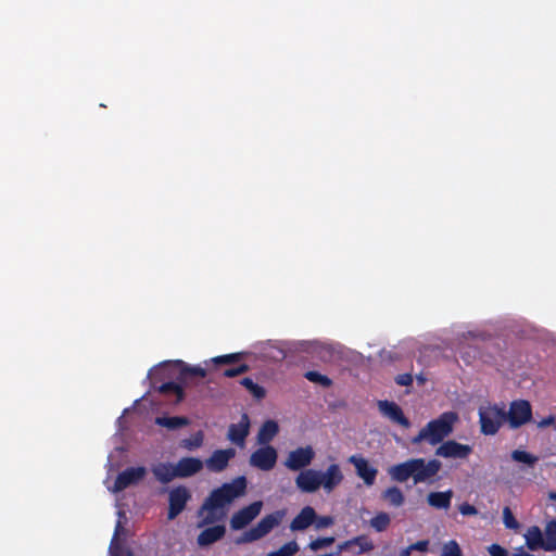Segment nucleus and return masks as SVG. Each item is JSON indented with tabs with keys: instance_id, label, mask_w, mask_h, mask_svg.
I'll return each mask as SVG.
<instances>
[{
	"instance_id": "423d86ee",
	"label": "nucleus",
	"mask_w": 556,
	"mask_h": 556,
	"mask_svg": "<svg viewBox=\"0 0 556 556\" xmlns=\"http://www.w3.org/2000/svg\"><path fill=\"white\" fill-rule=\"evenodd\" d=\"M505 421L511 429H518L532 419V407L527 400H515L510 403L508 412L504 409Z\"/></svg>"
},
{
	"instance_id": "6e6552de",
	"label": "nucleus",
	"mask_w": 556,
	"mask_h": 556,
	"mask_svg": "<svg viewBox=\"0 0 556 556\" xmlns=\"http://www.w3.org/2000/svg\"><path fill=\"white\" fill-rule=\"evenodd\" d=\"M278 453L271 445H265L255 450L250 456V465L263 471L271 470L277 463Z\"/></svg>"
},
{
	"instance_id": "09e8293b",
	"label": "nucleus",
	"mask_w": 556,
	"mask_h": 556,
	"mask_svg": "<svg viewBox=\"0 0 556 556\" xmlns=\"http://www.w3.org/2000/svg\"><path fill=\"white\" fill-rule=\"evenodd\" d=\"M170 364V362H164L159 365L150 375H152V379H156L157 377H163L165 368Z\"/></svg>"
},
{
	"instance_id": "5701e85b",
	"label": "nucleus",
	"mask_w": 556,
	"mask_h": 556,
	"mask_svg": "<svg viewBox=\"0 0 556 556\" xmlns=\"http://www.w3.org/2000/svg\"><path fill=\"white\" fill-rule=\"evenodd\" d=\"M352 545H357L359 549L356 554H363L367 553L374 549V543L368 539L366 535H357L351 540L344 541L338 545V551L336 552V555H339L343 551H346Z\"/></svg>"
},
{
	"instance_id": "7c9ffc66",
	"label": "nucleus",
	"mask_w": 556,
	"mask_h": 556,
	"mask_svg": "<svg viewBox=\"0 0 556 556\" xmlns=\"http://www.w3.org/2000/svg\"><path fill=\"white\" fill-rule=\"evenodd\" d=\"M545 551H556V519H552L545 527Z\"/></svg>"
},
{
	"instance_id": "5fc2aeb1",
	"label": "nucleus",
	"mask_w": 556,
	"mask_h": 556,
	"mask_svg": "<svg viewBox=\"0 0 556 556\" xmlns=\"http://www.w3.org/2000/svg\"><path fill=\"white\" fill-rule=\"evenodd\" d=\"M516 556H533V555L530 553H527V552H520V553H517Z\"/></svg>"
},
{
	"instance_id": "a19ab883",
	"label": "nucleus",
	"mask_w": 556,
	"mask_h": 556,
	"mask_svg": "<svg viewBox=\"0 0 556 556\" xmlns=\"http://www.w3.org/2000/svg\"><path fill=\"white\" fill-rule=\"evenodd\" d=\"M202 443H203V433H202V431H198L191 438L182 440L181 445L185 448L194 450V448L200 447L202 445Z\"/></svg>"
},
{
	"instance_id": "2f4dec72",
	"label": "nucleus",
	"mask_w": 556,
	"mask_h": 556,
	"mask_svg": "<svg viewBox=\"0 0 556 556\" xmlns=\"http://www.w3.org/2000/svg\"><path fill=\"white\" fill-rule=\"evenodd\" d=\"M240 384L244 387L255 399L262 400L266 395V391L263 387L255 383L251 378L245 377L240 380Z\"/></svg>"
},
{
	"instance_id": "1a4fd4ad",
	"label": "nucleus",
	"mask_w": 556,
	"mask_h": 556,
	"mask_svg": "<svg viewBox=\"0 0 556 556\" xmlns=\"http://www.w3.org/2000/svg\"><path fill=\"white\" fill-rule=\"evenodd\" d=\"M263 507L262 501H255L250 505L236 511L230 518V527L232 530H241L253 521L261 513Z\"/></svg>"
},
{
	"instance_id": "72a5a7b5",
	"label": "nucleus",
	"mask_w": 556,
	"mask_h": 556,
	"mask_svg": "<svg viewBox=\"0 0 556 556\" xmlns=\"http://www.w3.org/2000/svg\"><path fill=\"white\" fill-rule=\"evenodd\" d=\"M391 522L390 516L384 513H378L370 519V526L378 532L384 531Z\"/></svg>"
},
{
	"instance_id": "393cba45",
	"label": "nucleus",
	"mask_w": 556,
	"mask_h": 556,
	"mask_svg": "<svg viewBox=\"0 0 556 556\" xmlns=\"http://www.w3.org/2000/svg\"><path fill=\"white\" fill-rule=\"evenodd\" d=\"M526 544L529 549L536 551L539 548L545 551V539L541 529L536 526H533L528 529L526 535Z\"/></svg>"
},
{
	"instance_id": "bb28decb",
	"label": "nucleus",
	"mask_w": 556,
	"mask_h": 556,
	"mask_svg": "<svg viewBox=\"0 0 556 556\" xmlns=\"http://www.w3.org/2000/svg\"><path fill=\"white\" fill-rule=\"evenodd\" d=\"M174 364L179 367V379L180 380H186L190 377H201V378H204L206 377V369L201 367V366H190L188 365L187 363H185L184 361H175Z\"/></svg>"
},
{
	"instance_id": "3c124183",
	"label": "nucleus",
	"mask_w": 556,
	"mask_h": 556,
	"mask_svg": "<svg viewBox=\"0 0 556 556\" xmlns=\"http://www.w3.org/2000/svg\"><path fill=\"white\" fill-rule=\"evenodd\" d=\"M553 425H555V417L553 415H549L538 422L539 428H546Z\"/></svg>"
},
{
	"instance_id": "a18cd8bd",
	"label": "nucleus",
	"mask_w": 556,
	"mask_h": 556,
	"mask_svg": "<svg viewBox=\"0 0 556 556\" xmlns=\"http://www.w3.org/2000/svg\"><path fill=\"white\" fill-rule=\"evenodd\" d=\"M488 552L491 556H508L507 549L495 543L488 547Z\"/></svg>"
},
{
	"instance_id": "f3484780",
	"label": "nucleus",
	"mask_w": 556,
	"mask_h": 556,
	"mask_svg": "<svg viewBox=\"0 0 556 556\" xmlns=\"http://www.w3.org/2000/svg\"><path fill=\"white\" fill-rule=\"evenodd\" d=\"M318 478V470L306 469L299 473L295 479V484L302 492L314 493L320 488Z\"/></svg>"
},
{
	"instance_id": "a878e982",
	"label": "nucleus",
	"mask_w": 556,
	"mask_h": 556,
	"mask_svg": "<svg viewBox=\"0 0 556 556\" xmlns=\"http://www.w3.org/2000/svg\"><path fill=\"white\" fill-rule=\"evenodd\" d=\"M155 424L168 430H177L190 424V420L185 416H159L155 418Z\"/></svg>"
},
{
	"instance_id": "49530a36",
	"label": "nucleus",
	"mask_w": 556,
	"mask_h": 556,
	"mask_svg": "<svg viewBox=\"0 0 556 556\" xmlns=\"http://www.w3.org/2000/svg\"><path fill=\"white\" fill-rule=\"evenodd\" d=\"M458 509L459 513L464 516H472L478 514L477 508L469 503H463Z\"/></svg>"
},
{
	"instance_id": "aec40b11",
	"label": "nucleus",
	"mask_w": 556,
	"mask_h": 556,
	"mask_svg": "<svg viewBox=\"0 0 556 556\" xmlns=\"http://www.w3.org/2000/svg\"><path fill=\"white\" fill-rule=\"evenodd\" d=\"M203 468L201 459L195 457H182L176 464L178 478H189L198 473Z\"/></svg>"
},
{
	"instance_id": "de8ad7c7",
	"label": "nucleus",
	"mask_w": 556,
	"mask_h": 556,
	"mask_svg": "<svg viewBox=\"0 0 556 556\" xmlns=\"http://www.w3.org/2000/svg\"><path fill=\"white\" fill-rule=\"evenodd\" d=\"M333 525V518L330 516H323L316 519V528H327Z\"/></svg>"
},
{
	"instance_id": "20e7f679",
	"label": "nucleus",
	"mask_w": 556,
	"mask_h": 556,
	"mask_svg": "<svg viewBox=\"0 0 556 556\" xmlns=\"http://www.w3.org/2000/svg\"><path fill=\"white\" fill-rule=\"evenodd\" d=\"M505 422L504 408L497 405L480 406L479 424L480 431L484 435H494Z\"/></svg>"
},
{
	"instance_id": "e433bc0d",
	"label": "nucleus",
	"mask_w": 556,
	"mask_h": 556,
	"mask_svg": "<svg viewBox=\"0 0 556 556\" xmlns=\"http://www.w3.org/2000/svg\"><path fill=\"white\" fill-rule=\"evenodd\" d=\"M299 552V545L295 541L283 544L277 551L270 552L267 556H293Z\"/></svg>"
},
{
	"instance_id": "4468645a",
	"label": "nucleus",
	"mask_w": 556,
	"mask_h": 556,
	"mask_svg": "<svg viewBox=\"0 0 556 556\" xmlns=\"http://www.w3.org/2000/svg\"><path fill=\"white\" fill-rule=\"evenodd\" d=\"M349 462L355 467L356 473L366 485H372L376 481L378 470L367 459L358 455H352Z\"/></svg>"
},
{
	"instance_id": "f03ea898",
	"label": "nucleus",
	"mask_w": 556,
	"mask_h": 556,
	"mask_svg": "<svg viewBox=\"0 0 556 556\" xmlns=\"http://www.w3.org/2000/svg\"><path fill=\"white\" fill-rule=\"evenodd\" d=\"M442 464L438 459L410 458L391 466L388 473L393 481L403 483L413 478L414 483H424L438 475Z\"/></svg>"
},
{
	"instance_id": "dca6fc26",
	"label": "nucleus",
	"mask_w": 556,
	"mask_h": 556,
	"mask_svg": "<svg viewBox=\"0 0 556 556\" xmlns=\"http://www.w3.org/2000/svg\"><path fill=\"white\" fill-rule=\"evenodd\" d=\"M236 455V451L233 448H226V450H216L213 452V454L210 456V458L206 459V467L214 472H220L229 464V460L233 458Z\"/></svg>"
},
{
	"instance_id": "603ef678",
	"label": "nucleus",
	"mask_w": 556,
	"mask_h": 556,
	"mask_svg": "<svg viewBox=\"0 0 556 556\" xmlns=\"http://www.w3.org/2000/svg\"><path fill=\"white\" fill-rule=\"evenodd\" d=\"M412 548H410V545L405 547V548H402L399 553V556H410L412 554Z\"/></svg>"
},
{
	"instance_id": "f257e3e1",
	"label": "nucleus",
	"mask_w": 556,
	"mask_h": 556,
	"mask_svg": "<svg viewBox=\"0 0 556 556\" xmlns=\"http://www.w3.org/2000/svg\"><path fill=\"white\" fill-rule=\"evenodd\" d=\"M247 478L240 476L231 482L223 483L219 488L214 489L204 500L198 510L201 517L198 523L199 528L223 521L226 517V507L236 498L245 494Z\"/></svg>"
},
{
	"instance_id": "4d7b16f0",
	"label": "nucleus",
	"mask_w": 556,
	"mask_h": 556,
	"mask_svg": "<svg viewBox=\"0 0 556 556\" xmlns=\"http://www.w3.org/2000/svg\"><path fill=\"white\" fill-rule=\"evenodd\" d=\"M118 515H119V518L125 517V514H124V513H122V511H119V513H118Z\"/></svg>"
},
{
	"instance_id": "6e6d98bb",
	"label": "nucleus",
	"mask_w": 556,
	"mask_h": 556,
	"mask_svg": "<svg viewBox=\"0 0 556 556\" xmlns=\"http://www.w3.org/2000/svg\"><path fill=\"white\" fill-rule=\"evenodd\" d=\"M113 556H134V555H132V552L130 549H127L125 552V555H113Z\"/></svg>"
},
{
	"instance_id": "c85d7f7f",
	"label": "nucleus",
	"mask_w": 556,
	"mask_h": 556,
	"mask_svg": "<svg viewBox=\"0 0 556 556\" xmlns=\"http://www.w3.org/2000/svg\"><path fill=\"white\" fill-rule=\"evenodd\" d=\"M152 384H153V388L161 394H175L177 403L181 402L185 397V392H184L182 387L176 382H173V381L164 382L159 387H156L154 382H152Z\"/></svg>"
},
{
	"instance_id": "f704fd0d",
	"label": "nucleus",
	"mask_w": 556,
	"mask_h": 556,
	"mask_svg": "<svg viewBox=\"0 0 556 556\" xmlns=\"http://www.w3.org/2000/svg\"><path fill=\"white\" fill-rule=\"evenodd\" d=\"M304 377L308 381L314 382V383H318V384H320L324 388H329V387L332 386V380L328 376L321 375L320 372L315 371V370L306 371L304 374Z\"/></svg>"
},
{
	"instance_id": "cd10ccee",
	"label": "nucleus",
	"mask_w": 556,
	"mask_h": 556,
	"mask_svg": "<svg viewBox=\"0 0 556 556\" xmlns=\"http://www.w3.org/2000/svg\"><path fill=\"white\" fill-rule=\"evenodd\" d=\"M279 431L278 424L274 420L265 421L257 433V442L263 445L268 443L276 437Z\"/></svg>"
},
{
	"instance_id": "4c0bfd02",
	"label": "nucleus",
	"mask_w": 556,
	"mask_h": 556,
	"mask_svg": "<svg viewBox=\"0 0 556 556\" xmlns=\"http://www.w3.org/2000/svg\"><path fill=\"white\" fill-rule=\"evenodd\" d=\"M511 458L515 460V462H518V463H523V464H527L529 466H533L536 462H538V457L526 452V451H520V450H515L513 451L511 453Z\"/></svg>"
},
{
	"instance_id": "39448f33",
	"label": "nucleus",
	"mask_w": 556,
	"mask_h": 556,
	"mask_svg": "<svg viewBox=\"0 0 556 556\" xmlns=\"http://www.w3.org/2000/svg\"><path fill=\"white\" fill-rule=\"evenodd\" d=\"M282 515L279 511L266 515L256 526L245 531L237 541L238 544L251 543L267 535L280 523Z\"/></svg>"
},
{
	"instance_id": "79ce46f5",
	"label": "nucleus",
	"mask_w": 556,
	"mask_h": 556,
	"mask_svg": "<svg viewBox=\"0 0 556 556\" xmlns=\"http://www.w3.org/2000/svg\"><path fill=\"white\" fill-rule=\"evenodd\" d=\"M441 556H463V554L458 543L451 540L443 545Z\"/></svg>"
},
{
	"instance_id": "f8f14e48",
	"label": "nucleus",
	"mask_w": 556,
	"mask_h": 556,
	"mask_svg": "<svg viewBox=\"0 0 556 556\" xmlns=\"http://www.w3.org/2000/svg\"><path fill=\"white\" fill-rule=\"evenodd\" d=\"M472 453V447L467 444L458 443L454 440L443 442L435 451V455L444 458L465 459Z\"/></svg>"
},
{
	"instance_id": "b1692460",
	"label": "nucleus",
	"mask_w": 556,
	"mask_h": 556,
	"mask_svg": "<svg viewBox=\"0 0 556 556\" xmlns=\"http://www.w3.org/2000/svg\"><path fill=\"white\" fill-rule=\"evenodd\" d=\"M452 497V490L445 492H430L427 496V502L433 508L448 509L451 507Z\"/></svg>"
},
{
	"instance_id": "864d4df0",
	"label": "nucleus",
	"mask_w": 556,
	"mask_h": 556,
	"mask_svg": "<svg viewBox=\"0 0 556 556\" xmlns=\"http://www.w3.org/2000/svg\"><path fill=\"white\" fill-rule=\"evenodd\" d=\"M548 498H549L552 502H555V503H556V492H549V494H548Z\"/></svg>"
},
{
	"instance_id": "4be33fe9",
	"label": "nucleus",
	"mask_w": 556,
	"mask_h": 556,
	"mask_svg": "<svg viewBox=\"0 0 556 556\" xmlns=\"http://www.w3.org/2000/svg\"><path fill=\"white\" fill-rule=\"evenodd\" d=\"M151 470L155 479L163 484L169 483L175 478H178L176 465L170 463H159L154 465Z\"/></svg>"
},
{
	"instance_id": "c9c22d12",
	"label": "nucleus",
	"mask_w": 556,
	"mask_h": 556,
	"mask_svg": "<svg viewBox=\"0 0 556 556\" xmlns=\"http://www.w3.org/2000/svg\"><path fill=\"white\" fill-rule=\"evenodd\" d=\"M244 353H230L225 355L215 356L210 359V362L214 365H226V364H235L242 359Z\"/></svg>"
},
{
	"instance_id": "0eeeda50",
	"label": "nucleus",
	"mask_w": 556,
	"mask_h": 556,
	"mask_svg": "<svg viewBox=\"0 0 556 556\" xmlns=\"http://www.w3.org/2000/svg\"><path fill=\"white\" fill-rule=\"evenodd\" d=\"M190 500L191 493L186 486L179 485L172 489L168 493L167 519L174 520L178 515H180Z\"/></svg>"
},
{
	"instance_id": "37998d69",
	"label": "nucleus",
	"mask_w": 556,
	"mask_h": 556,
	"mask_svg": "<svg viewBox=\"0 0 556 556\" xmlns=\"http://www.w3.org/2000/svg\"><path fill=\"white\" fill-rule=\"evenodd\" d=\"M249 369H250L249 365L240 364L237 367L225 369L222 375H223V377H226V378H233V377L240 376L242 374H245L247 371H249Z\"/></svg>"
},
{
	"instance_id": "2eb2a0df",
	"label": "nucleus",
	"mask_w": 556,
	"mask_h": 556,
	"mask_svg": "<svg viewBox=\"0 0 556 556\" xmlns=\"http://www.w3.org/2000/svg\"><path fill=\"white\" fill-rule=\"evenodd\" d=\"M319 486H323L325 491L331 492L337 488L343 480V473L338 464H331L326 471H319Z\"/></svg>"
},
{
	"instance_id": "8fccbe9b",
	"label": "nucleus",
	"mask_w": 556,
	"mask_h": 556,
	"mask_svg": "<svg viewBox=\"0 0 556 556\" xmlns=\"http://www.w3.org/2000/svg\"><path fill=\"white\" fill-rule=\"evenodd\" d=\"M428 546H429V541H427V540L417 541L416 543L410 544L412 551H418V552H427Z\"/></svg>"
},
{
	"instance_id": "473e14b6",
	"label": "nucleus",
	"mask_w": 556,
	"mask_h": 556,
	"mask_svg": "<svg viewBox=\"0 0 556 556\" xmlns=\"http://www.w3.org/2000/svg\"><path fill=\"white\" fill-rule=\"evenodd\" d=\"M123 531H124V528L122 526V521L118 520L116 526H115L114 535L112 538L111 545H110V554H111V556H113V555H125V552L127 551V549H123V547L118 543V536H119V534Z\"/></svg>"
},
{
	"instance_id": "6ab92c4d",
	"label": "nucleus",
	"mask_w": 556,
	"mask_h": 556,
	"mask_svg": "<svg viewBox=\"0 0 556 556\" xmlns=\"http://www.w3.org/2000/svg\"><path fill=\"white\" fill-rule=\"evenodd\" d=\"M226 534V527L224 525H214L202 530L198 538L197 543L200 547L210 546L220 541Z\"/></svg>"
},
{
	"instance_id": "7ed1b4c3",
	"label": "nucleus",
	"mask_w": 556,
	"mask_h": 556,
	"mask_svg": "<svg viewBox=\"0 0 556 556\" xmlns=\"http://www.w3.org/2000/svg\"><path fill=\"white\" fill-rule=\"evenodd\" d=\"M457 420V415L453 412H446L439 418L429 421L419 433L412 439L413 444L428 441L431 445L442 442L453 431V425Z\"/></svg>"
},
{
	"instance_id": "ddd939ff",
	"label": "nucleus",
	"mask_w": 556,
	"mask_h": 556,
	"mask_svg": "<svg viewBox=\"0 0 556 556\" xmlns=\"http://www.w3.org/2000/svg\"><path fill=\"white\" fill-rule=\"evenodd\" d=\"M378 407L380 413L391 421L402 426L403 428H408L410 426L409 419L404 415L402 408L395 402L387 400L379 401Z\"/></svg>"
},
{
	"instance_id": "9d476101",
	"label": "nucleus",
	"mask_w": 556,
	"mask_h": 556,
	"mask_svg": "<svg viewBox=\"0 0 556 556\" xmlns=\"http://www.w3.org/2000/svg\"><path fill=\"white\" fill-rule=\"evenodd\" d=\"M147 470L144 467H129L124 471L119 472L114 481V485L111 489L112 492L118 493L127 489L132 484H137L144 478Z\"/></svg>"
},
{
	"instance_id": "c03bdc74",
	"label": "nucleus",
	"mask_w": 556,
	"mask_h": 556,
	"mask_svg": "<svg viewBox=\"0 0 556 556\" xmlns=\"http://www.w3.org/2000/svg\"><path fill=\"white\" fill-rule=\"evenodd\" d=\"M395 382L402 387H409L413 383L412 374L405 372L395 377Z\"/></svg>"
},
{
	"instance_id": "412c9836",
	"label": "nucleus",
	"mask_w": 556,
	"mask_h": 556,
	"mask_svg": "<svg viewBox=\"0 0 556 556\" xmlns=\"http://www.w3.org/2000/svg\"><path fill=\"white\" fill-rule=\"evenodd\" d=\"M317 519L316 511L311 506H305L301 511L293 518L290 523L292 531H302L312 526Z\"/></svg>"
},
{
	"instance_id": "ea45409f",
	"label": "nucleus",
	"mask_w": 556,
	"mask_h": 556,
	"mask_svg": "<svg viewBox=\"0 0 556 556\" xmlns=\"http://www.w3.org/2000/svg\"><path fill=\"white\" fill-rule=\"evenodd\" d=\"M503 522L507 529L517 530L520 525L508 506L503 508Z\"/></svg>"
},
{
	"instance_id": "a211bd4d",
	"label": "nucleus",
	"mask_w": 556,
	"mask_h": 556,
	"mask_svg": "<svg viewBox=\"0 0 556 556\" xmlns=\"http://www.w3.org/2000/svg\"><path fill=\"white\" fill-rule=\"evenodd\" d=\"M250 420L247 414H243L241 420L238 424H231L228 429V439L237 444L243 446L245 439L249 434Z\"/></svg>"
},
{
	"instance_id": "c756f323",
	"label": "nucleus",
	"mask_w": 556,
	"mask_h": 556,
	"mask_svg": "<svg viewBox=\"0 0 556 556\" xmlns=\"http://www.w3.org/2000/svg\"><path fill=\"white\" fill-rule=\"evenodd\" d=\"M382 498L389 503L390 506L400 507L404 504L405 497L403 492L397 486H390L382 492Z\"/></svg>"
},
{
	"instance_id": "9b49d317",
	"label": "nucleus",
	"mask_w": 556,
	"mask_h": 556,
	"mask_svg": "<svg viewBox=\"0 0 556 556\" xmlns=\"http://www.w3.org/2000/svg\"><path fill=\"white\" fill-rule=\"evenodd\" d=\"M315 457V452L312 446L298 447L291 451L285 462L288 469L296 471L307 467Z\"/></svg>"
},
{
	"instance_id": "58836bf2",
	"label": "nucleus",
	"mask_w": 556,
	"mask_h": 556,
	"mask_svg": "<svg viewBox=\"0 0 556 556\" xmlns=\"http://www.w3.org/2000/svg\"><path fill=\"white\" fill-rule=\"evenodd\" d=\"M334 543L333 536H324V538H317L316 540H313L308 543L307 547L316 552L318 549H321L324 547H328Z\"/></svg>"
}]
</instances>
